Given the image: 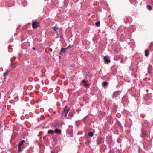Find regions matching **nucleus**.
Wrapping results in <instances>:
<instances>
[{"label":"nucleus","mask_w":153,"mask_h":153,"mask_svg":"<svg viewBox=\"0 0 153 153\" xmlns=\"http://www.w3.org/2000/svg\"><path fill=\"white\" fill-rule=\"evenodd\" d=\"M38 23L35 21L32 23V26L33 28H37L38 26Z\"/></svg>","instance_id":"nucleus-3"},{"label":"nucleus","mask_w":153,"mask_h":153,"mask_svg":"<svg viewBox=\"0 0 153 153\" xmlns=\"http://www.w3.org/2000/svg\"><path fill=\"white\" fill-rule=\"evenodd\" d=\"M55 33L56 34H58V33H57V32L56 31V32H55Z\"/></svg>","instance_id":"nucleus-19"},{"label":"nucleus","mask_w":153,"mask_h":153,"mask_svg":"<svg viewBox=\"0 0 153 153\" xmlns=\"http://www.w3.org/2000/svg\"><path fill=\"white\" fill-rule=\"evenodd\" d=\"M33 49V50H35V49H36V48L35 47H33V48H32Z\"/></svg>","instance_id":"nucleus-18"},{"label":"nucleus","mask_w":153,"mask_h":153,"mask_svg":"<svg viewBox=\"0 0 153 153\" xmlns=\"http://www.w3.org/2000/svg\"><path fill=\"white\" fill-rule=\"evenodd\" d=\"M152 4H153V1L152 2Z\"/></svg>","instance_id":"nucleus-21"},{"label":"nucleus","mask_w":153,"mask_h":153,"mask_svg":"<svg viewBox=\"0 0 153 153\" xmlns=\"http://www.w3.org/2000/svg\"><path fill=\"white\" fill-rule=\"evenodd\" d=\"M88 83H86L85 84V85L86 86H88Z\"/></svg>","instance_id":"nucleus-17"},{"label":"nucleus","mask_w":153,"mask_h":153,"mask_svg":"<svg viewBox=\"0 0 153 153\" xmlns=\"http://www.w3.org/2000/svg\"><path fill=\"white\" fill-rule=\"evenodd\" d=\"M108 82H104L102 83V85L103 86H105L108 84Z\"/></svg>","instance_id":"nucleus-9"},{"label":"nucleus","mask_w":153,"mask_h":153,"mask_svg":"<svg viewBox=\"0 0 153 153\" xmlns=\"http://www.w3.org/2000/svg\"><path fill=\"white\" fill-rule=\"evenodd\" d=\"M49 51L50 52H51L52 51V49L51 48H50L49 49Z\"/></svg>","instance_id":"nucleus-16"},{"label":"nucleus","mask_w":153,"mask_h":153,"mask_svg":"<svg viewBox=\"0 0 153 153\" xmlns=\"http://www.w3.org/2000/svg\"><path fill=\"white\" fill-rule=\"evenodd\" d=\"M100 22L99 21L97 22H96L95 23V25L97 27H99L100 26Z\"/></svg>","instance_id":"nucleus-11"},{"label":"nucleus","mask_w":153,"mask_h":153,"mask_svg":"<svg viewBox=\"0 0 153 153\" xmlns=\"http://www.w3.org/2000/svg\"><path fill=\"white\" fill-rule=\"evenodd\" d=\"M52 28L53 29L55 32H56L57 30L58 29V28L56 27H52Z\"/></svg>","instance_id":"nucleus-14"},{"label":"nucleus","mask_w":153,"mask_h":153,"mask_svg":"<svg viewBox=\"0 0 153 153\" xmlns=\"http://www.w3.org/2000/svg\"><path fill=\"white\" fill-rule=\"evenodd\" d=\"M10 72L9 70H7L6 72L4 73V76H7V75L8 73Z\"/></svg>","instance_id":"nucleus-10"},{"label":"nucleus","mask_w":153,"mask_h":153,"mask_svg":"<svg viewBox=\"0 0 153 153\" xmlns=\"http://www.w3.org/2000/svg\"><path fill=\"white\" fill-rule=\"evenodd\" d=\"M25 142V141L24 140H22L19 143L18 147L19 152H20L21 151V146Z\"/></svg>","instance_id":"nucleus-2"},{"label":"nucleus","mask_w":153,"mask_h":153,"mask_svg":"<svg viewBox=\"0 0 153 153\" xmlns=\"http://www.w3.org/2000/svg\"><path fill=\"white\" fill-rule=\"evenodd\" d=\"M54 132H55V133H60L61 132V130L60 129H59L57 128H56L54 131Z\"/></svg>","instance_id":"nucleus-5"},{"label":"nucleus","mask_w":153,"mask_h":153,"mask_svg":"<svg viewBox=\"0 0 153 153\" xmlns=\"http://www.w3.org/2000/svg\"><path fill=\"white\" fill-rule=\"evenodd\" d=\"M66 49V48H62L60 52H65V50Z\"/></svg>","instance_id":"nucleus-12"},{"label":"nucleus","mask_w":153,"mask_h":153,"mask_svg":"<svg viewBox=\"0 0 153 153\" xmlns=\"http://www.w3.org/2000/svg\"><path fill=\"white\" fill-rule=\"evenodd\" d=\"M148 89L146 90V92H148Z\"/></svg>","instance_id":"nucleus-20"},{"label":"nucleus","mask_w":153,"mask_h":153,"mask_svg":"<svg viewBox=\"0 0 153 153\" xmlns=\"http://www.w3.org/2000/svg\"><path fill=\"white\" fill-rule=\"evenodd\" d=\"M54 132V131H53L51 129L49 130L48 131V133L49 134H53Z\"/></svg>","instance_id":"nucleus-7"},{"label":"nucleus","mask_w":153,"mask_h":153,"mask_svg":"<svg viewBox=\"0 0 153 153\" xmlns=\"http://www.w3.org/2000/svg\"><path fill=\"white\" fill-rule=\"evenodd\" d=\"M145 56H147L149 54V52L147 50H146L145 51Z\"/></svg>","instance_id":"nucleus-6"},{"label":"nucleus","mask_w":153,"mask_h":153,"mask_svg":"<svg viewBox=\"0 0 153 153\" xmlns=\"http://www.w3.org/2000/svg\"><path fill=\"white\" fill-rule=\"evenodd\" d=\"M70 110V108L67 106H65L63 108L62 112V114L64 115L65 117H66L67 114L69 111Z\"/></svg>","instance_id":"nucleus-1"},{"label":"nucleus","mask_w":153,"mask_h":153,"mask_svg":"<svg viewBox=\"0 0 153 153\" xmlns=\"http://www.w3.org/2000/svg\"><path fill=\"white\" fill-rule=\"evenodd\" d=\"M147 9H148L149 10H151L152 9V8L151 7L150 5H148L147 6Z\"/></svg>","instance_id":"nucleus-13"},{"label":"nucleus","mask_w":153,"mask_h":153,"mask_svg":"<svg viewBox=\"0 0 153 153\" xmlns=\"http://www.w3.org/2000/svg\"><path fill=\"white\" fill-rule=\"evenodd\" d=\"M88 134L89 136H91V137H92L94 135V133L93 132H90L88 133Z\"/></svg>","instance_id":"nucleus-8"},{"label":"nucleus","mask_w":153,"mask_h":153,"mask_svg":"<svg viewBox=\"0 0 153 153\" xmlns=\"http://www.w3.org/2000/svg\"><path fill=\"white\" fill-rule=\"evenodd\" d=\"M104 59L105 62L107 63H109L110 62V60L109 59L108 56H105L104 57Z\"/></svg>","instance_id":"nucleus-4"},{"label":"nucleus","mask_w":153,"mask_h":153,"mask_svg":"<svg viewBox=\"0 0 153 153\" xmlns=\"http://www.w3.org/2000/svg\"><path fill=\"white\" fill-rule=\"evenodd\" d=\"M82 83L83 84H85L86 83V81L85 80H82Z\"/></svg>","instance_id":"nucleus-15"}]
</instances>
